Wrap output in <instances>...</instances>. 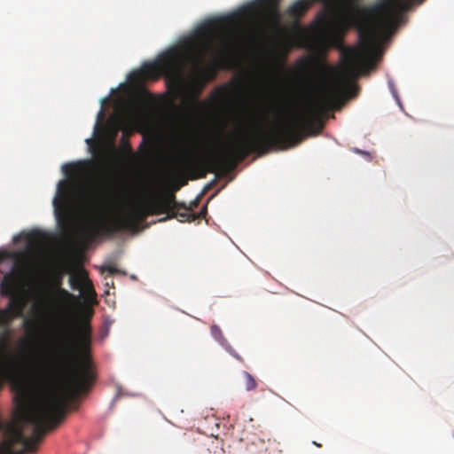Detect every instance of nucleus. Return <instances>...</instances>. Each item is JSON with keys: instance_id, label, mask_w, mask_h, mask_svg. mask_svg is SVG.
<instances>
[{"instance_id": "1", "label": "nucleus", "mask_w": 454, "mask_h": 454, "mask_svg": "<svg viewBox=\"0 0 454 454\" xmlns=\"http://www.w3.org/2000/svg\"><path fill=\"white\" fill-rule=\"evenodd\" d=\"M93 315L88 309L80 320L72 337L60 344L59 362L67 365L62 381L49 391L33 407L20 410L16 421L0 419L4 439L0 442V454L35 453L47 431L55 429L65 419L69 403L90 388L95 375L88 355L92 341L90 323Z\"/></svg>"}, {"instance_id": "2", "label": "nucleus", "mask_w": 454, "mask_h": 454, "mask_svg": "<svg viewBox=\"0 0 454 454\" xmlns=\"http://www.w3.org/2000/svg\"><path fill=\"white\" fill-rule=\"evenodd\" d=\"M337 87L325 88L319 95L309 101L306 110L292 117L278 121L270 129L262 126L246 129L239 132L225 149L209 154L200 162L190 156L178 159L177 168L185 172L195 168L198 177H205L207 172L227 174L250 153H266L272 147L286 149L300 144L309 135H317L324 128L320 117L333 104Z\"/></svg>"}, {"instance_id": "3", "label": "nucleus", "mask_w": 454, "mask_h": 454, "mask_svg": "<svg viewBox=\"0 0 454 454\" xmlns=\"http://www.w3.org/2000/svg\"><path fill=\"white\" fill-rule=\"evenodd\" d=\"M93 162L83 160L63 165L64 174L71 179L70 182L59 181L57 194L53 200L56 212L65 210L70 203L74 188L82 190V205L89 220L81 228L80 234L85 241H92L103 233L112 234L118 231H136L148 215H161L171 210L177 204L173 192L153 197L144 203H132L129 210L122 212L114 218L107 219L103 215L104 204L102 198L95 193L84 192L80 179L86 177L91 172Z\"/></svg>"}, {"instance_id": "4", "label": "nucleus", "mask_w": 454, "mask_h": 454, "mask_svg": "<svg viewBox=\"0 0 454 454\" xmlns=\"http://www.w3.org/2000/svg\"><path fill=\"white\" fill-rule=\"evenodd\" d=\"M218 26L216 20L207 21L196 29L193 37L185 42L188 55L197 67H202L208 56L215 57L218 54L215 46Z\"/></svg>"}, {"instance_id": "5", "label": "nucleus", "mask_w": 454, "mask_h": 454, "mask_svg": "<svg viewBox=\"0 0 454 454\" xmlns=\"http://www.w3.org/2000/svg\"><path fill=\"white\" fill-rule=\"evenodd\" d=\"M181 62V53L177 49H171L163 53L155 62L146 63L141 69L130 74L134 81L157 80L160 75L173 74Z\"/></svg>"}, {"instance_id": "6", "label": "nucleus", "mask_w": 454, "mask_h": 454, "mask_svg": "<svg viewBox=\"0 0 454 454\" xmlns=\"http://www.w3.org/2000/svg\"><path fill=\"white\" fill-rule=\"evenodd\" d=\"M69 284L72 289L80 290L82 292L83 296L88 301L96 300V292L93 287L92 282L89 278L87 271L80 268L75 271L71 272L69 277Z\"/></svg>"}, {"instance_id": "7", "label": "nucleus", "mask_w": 454, "mask_h": 454, "mask_svg": "<svg viewBox=\"0 0 454 454\" xmlns=\"http://www.w3.org/2000/svg\"><path fill=\"white\" fill-rule=\"evenodd\" d=\"M4 382H10L12 386L23 390L25 383L21 378L20 368L12 361L0 363V388Z\"/></svg>"}, {"instance_id": "8", "label": "nucleus", "mask_w": 454, "mask_h": 454, "mask_svg": "<svg viewBox=\"0 0 454 454\" xmlns=\"http://www.w3.org/2000/svg\"><path fill=\"white\" fill-rule=\"evenodd\" d=\"M415 0H387V2L377 5L374 8L376 12L385 11V24H390L396 11L411 8Z\"/></svg>"}, {"instance_id": "9", "label": "nucleus", "mask_w": 454, "mask_h": 454, "mask_svg": "<svg viewBox=\"0 0 454 454\" xmlns=\"http://www.w3.org/2000/svg\"><path fill=\"white\" fill-rule=\"evenodd\" d=\"M21 281L18 274L14 272L7 273L0 282L1 296L18 294L20 293Z\"/></svg>"}, {"instance_id": "10", "label": "nucleus", "mask_w": 454, "mask_h": 454, "mask_svg": "<svg viewBox=\"0 0 454 454\" xmlns=\"http://www.w3.org/2000/svg\"><path fill=\"white\" fill-rule=\"evenodd\" d=\"M363 53L359 51H350L343 64V72L347 77H356L360 73Z\"/></svg>"}, {"instance_id": "11", "label": "nucleus", "mask_w": 454, "mask_h": 454, "mask_svg": "<svg viewBox=\"0 0 454 454\" xmlns=\"http://www.w3.org/2000/svg\"><path fill=\"white\" fill-rule=\"evenodd\" d=\"M171 211L172 212H165V214L168 215L167 217L160 219V222L174 217H178L180 222H192L199 216L196 215V213L192 212L191 208H188L184 204H180L179 202H177Z\"/></svg>"}, {"instance_id": "12", "label": "nucleus", "mask_w": 454, "mask_h": 454, "mask_svg": "<svg viewBox=\"0 0 454 454\" xmlns=\"http://www.w3.org/2000/svg\"><path fill=\"white\" fill-rule=\"evenodd\" d=\"M210 332L212 336L222 344L226 351L231 354L233 357H235L239 362H243L242 357L234 350V348L227 342L224 339L222 330L219 326L213 325L210 328Z\"/></svg>"}, {"instance_id": "13", "label": "nucleus", "mask_w": 454, "mask_h": 454, "mask_svg": "<svg viewBox=\"0 0 454 454\" xmlns=\"http://www.w3.org/2000/svg\"><path fill=\"white\" fill-rule=\"evenodd\" d=\"M10 301L7 305V309L9 311L15 316V317H20L22 314L24 301L22 297L20 296V293L18 294L8 295Z\"/></svg>"}, {"instance_id": "14", "label": "nucleus", "mask_w": 454, "mask_h": 454, "mask_svg": "<svg viewBox=\"0 0 454 454\" xmlns=\"http://www.w3.org/2000/svg\"><path fill=\"white\" fill-rule=\"evenodd\" d=\"M240 441L246 442L247 450H249L252 453H257L262 451L263 450H266L265 441L263 439H261L260 437H247L246 439L241 438Z\"/></svg>"}, {"instance_id": "15", "label": "nucleus", "mask_w": 454, "mask_h": 454, "mask_svg": "<svg viewBox=\"0 0 454 454\" xmlns=\"http://www.w3.org/2000/svg\"><path fill=\"white\" fill-rule=\"evenodd\" d=\"M55 297L62 302H67L70 300L76 299L74 295L61 287V280H58L55 285Z\"/></svg>"}, {"instance_id": "16", "label": "nucleus", "mask_w": 454, "mask_h": 454, "mask_svg": "<svg viewBox=\"0 0 454 454\" xmlns=\"http://www.w3.org/2000/svg\"><path fill=\"white\" fill-rule=\"evenodd\" d=\"M13 318H15V316L12 311H9V309H0V326L8 327Z\"/></svg>"}, {"instance_id": "17", "label": "nucleus", "mask_w": 454, "mask_h": 454, "mask_svg": "<svg viewBox=\"0 0 454 454\" xmlns=\"http://www.w3.org/2000/svg\"><path fill=\"white\" fill-rule=\"evenodd\" d=\"M47 364L46 356L43 353H37L36 356H34L32 360L33 368H41Z\"/></svg>"}, {"instance_id": "18", "label": "nucleus", "mask_w": 454, "mask_h": 454, "mask_svg": "<svg viewBox=\"0 0 454 454\" xmlns=\"http://www.w3.org/2000/svg\"><path fill=\"white\" fill-rule=\"evenodd\" d=\"M245 377V387L247 391H251L256 388L257 383L253 376L247 372H244Z\"/></svg>"}, {"instance_id": "19", "label": "nucleus", "mask_w": 454, "mask_h": 454, "mask_svg": "<svg viewBox=\"0 0 454 454\" xmlns=\"http://www.w3.org/2000/svg\"><path fill=\"white\" fill-rule=\"evenodd\" d=\"M202 86L203 84L198 80H194L191 82V89L194 93V98H196L197 95L200 93V91L202 89ZM193 100L196 104H200V102L196 98H193Z\"/></svg>"}, {"instance_id": "20", "label": "nucleus", "mask_w": 454, "mask_h": 454, "mask_svg": "<svg viewBox=\"0 0 454 454\" xmlns=\"http://www.w3.org/2000/svg\"><path fill=\"white\" fill-rule=\"evenodd\" d=\"M27 242L29 246H35L41 242V236L39 233L31 232L27 236Z\"/></svg>"}, {"instance_id": "21", "label": "nucleus", "mask_w": 454, "mask_h": 454, "mask_svg": "<svg viewBox=\"0 0 454 454\" xmlns=\"http://www.w3.org/2000/svg\"><path fill=\"white\" fill-rule=\"evenodd\" d=\"M10 330L6 329L0 334V348H4L9 343Z\"/></svg>"}, {"instance_id": "22", "label": "nucleus", "mask_w": 454, "mask_h": 454, "mask_svg": "<svg viewBox=\"0 0 454 454\" xmlns=\"http://www.w3.org/2000/svg\"><path fill=\"white\" fill-rule=\"evenodd\" d=\"M207 214V207L204 206L201 210L200 211V213H196V215H200L197 217V219H200V218H204L205 215Z\"/></svg>"}, {"instance_id": "23", "label": "nucleus", "mask_w": 454, "mask_h": 454, "mask_svg": "<svg viewBox=\"0 0 454 454\" xmlns=\"http://www.w3.org/2000/svg\"><path fill=\"white\" fill-rule=\"evenodd\" d=\"M123 148H124V150H125L129 154H132V153H132V148H131V146H130V145H129V142H124V144H123Z\"/></svg>"}, {"instance_id": "24", "label": "nucleus", "mask_w": 454, "mask_h": 454, "mask_svg": "<svg viewBox=\"0 0 454 454\" xmlns=\"http://www.w3.org/2000/svg\"><path fill=\"white\" fill-rule=\"evenodd\" d=\"M103 270H107L110 274H113L115 272V269L112 266H106L103 269Z\"/></svg>"}, {"instance_id": "25", "label": "nucleus", "mask_w": 454, "mask_h": 454, "mask_svg": "<svg viewBox=\"0 0 454 454\" xmlns=\"http://www.w3.org/2000/svg\"><path fill=\"white\" fill-rule=\"evenodd\" d=\"M33 325V323L28 321V320H25L24 322V326L27 328V329H30Z\"/></svg>"}, {"instance_id": "26", "label": "nucleus", "mask_w": 454, "mask_h": 454, "mask_svg": "<svg viewBox=\"0 0 454 454\" xmlns=\"http://www.w3.org/2000/svg\"><path fill=\"white\" fill-rule=\"evenodd\" d=\"M313 444H315L317 447H321V444H319L318 442H313Z\"/></svg>"}]
</instances>
